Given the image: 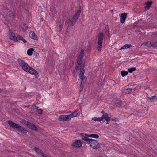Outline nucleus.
I'll return each instance as SVG.
<instances>
[{
  "label": "nucleus",
  "mask_w": 157,
  "mask_h": 157,
  "mask_svg": "<svg viewBox=\"0 0 157 157\" xmlns=\"http://www.w3.org/2000/svg\"><path fill=\"white\" fill-rule=\"evenodd\" d=\"M17 62L19 65L21 67L24 71L34 75L36 76H39V74L37 72V71L29 66L28 64L24 61L19 58L18 59Z\"/></svg>",
  "instance_id": "f257e3e1"
},
{
  "label": "nucleus",
  "mask_w": 157,
  "mask_h": 157,
  "mask_svg": "<svg viewBox=\"0 0 157 157\" xmlns=\"http://www.w3.org/2000/svg\"><path fill=\"white\" fill-rule=\"evenodd\" d=\"M7 123L11 127L14 129H17V130L19 132L24 133H26L28 132L26 129L11 120H8Z\"/></svg>",
  "instance_id": "f03ea898"
},
{
  "label": "nucleus",
  "mask_w": 157,
  "mask_h": 157,
  "mask_svg": "<svg viewBox=\"0 0 157 157\" xmlns=\"http://www.w3.org/2000/svg\"><path fill=\"white\" fill-rule=\"evenodd\" d=\"M101 113L103 114L101 117L99 118V121H101L104 119L106 121V123L109 124L110 122V118L109 117V115L107 113H105L104 111H102Z\"/></svg>",
  "instance_id": "7ed1b4c3"
},
{
  "label": "nucleus",
  "mask_w": 157,
  "mask_h": 157,
  "mask_svg": "<svg viewBox=\"0 0 157 157\" xmlns=\"http://www.w3.org/2000/svg\"><path fill=\"white\" fill-rule=\"evenodd\" d=\"M104 37L103 32L99 34V51L101 50L102 48V42Z\"/></svg>",
  "instance_id": "20e7f679"
},
{
  "label": "nucleus",
  "mask_w": 157,
  "mask_h": 157,
  "mask_svg": "<svg viewBox=\"0 0 157 157\" xmlns=\"http://www.w3.org/2000/svg\"><path fill=\"white\" fill-rule=\"evenodd\" d=\"M84 65H82L81 66L80 71L79 74V76L81 80H86L87 78L86 77L84 76V74L85 72V70L84 69Z\"/></svg>",
  "instance_id": "39448f33"
},
{
  "label": "nucleus",
  "mask_w": 157,
  "mask_h": 157,
  "mask_svg": "<svg viewBox=\"0 0 157 157\" xmlns=\"http://www.w3.org/2000/svg\"><path fill=\"white\" fill-rule=\"evenodd\" d=\"M90 145V146L93 148H98V142L95 140L91 139L90 142H88Z\"/></svg>",
  "instance_id": "423d86ee"
},
{
  "label": "nucleus",
  "mask_w": 157,
  "mask_h": 157,
  "mask_svg": "<svg viewBox=\"0 0 157 157\" xmlns=\"http://www.w3.org/2000/svg\"><path fill=\"white\" fill-rule=\"evenodd\" d=\"M72 146L80 148L82 146V143L79 140H77L73 143Z\"/></svg>",
  "instance_id": "0eeeda50"
},
{
  "label": "nucleus",
  "mask_w": 157,
  "mask_h": 157,
  "mask_svg": "<svg viewBox=\"0 0 157 157\" xmlns=\"http://www.w3.org/2000/svg\"><path fill=\"white\" fill-rule=\"evenodd\" d=\"M28 128L32 130L37 131V128L34 124L30 122H29L27 126Z\"/></svg>",
  "instance_id": "6e6552de"
},
{
  "label": "nucleus",
  "mask_w": 157,
  "mask_h": 157,
  "mask_svg": "<svg viewBox=\"0 0 157 157\" xmlns=\"http://www.w3.org/2000/svg\"><path fill=\"white\" fill-rule=\"evenodd\" d=\"M120 17V22L121 23H123L125 21L127 17V14L124 13L121 14Z\"/></svg>",
  "instance_id": "1a4fd4ad"
},
{
  "label": "nucleus",
  "mask_w": 157,
  "mask_h": 157,
  "mask_svg": "<svg viewBox=\"0 0 157 157\" xmlns=\"http://www.w3.org/2000/svg\"><path fill=\"white\" fill-rule=\"evenodd\" d=\"M80 13L81 10H77L76 13L73 16L72 19L77 21V20L79 17Z\"/></svg>",
  "instance_id": "9d476101"
},
{
  "label": "nucleus",
  "mask_w": 157,
  "mask_h": 157,
  "mask_svg": "<svg viewBox=\"0 0 157 157\" xmlns=\"http://www.w3.org/2000/svg\"><path fill=\"white\" fill-rule=\"evenodd\" d=\"M64 21V19L63 18L62 19L61 18L59 20V23L58 24V25H59V30L60 31H61L62 30V28L63 26Z\"/></svg>",
  "instance_id": "9b49d317"
},
{
  "label": "nucleus",
  "mask_w": 157,
  "mask_h": 157,
  "mask_svg": "<svg viewBox=\"0 0 157 157\" xmlns=\"http://www.w3.org/2000/svg\"><path fill=\"white\" fill-rule=\"evenodd\" d=\"M9 37L10 39L13 40L15 42H17L18 41L17 37L16 36L15 34L14 33L10 34Z\"/></svg>",
  "instance_id": "f8f14e48"
},
{
  "label": "nucleus",
  "mask_w": 157,
  "mask_h": 157,
  "mask_svg": "<svg viewBox=\"0 0 157 157\" xmlns=\"http://www.w3.org/2000/svg\"><path fill=\"white\" fill-rule=\"evenodd\" d=\"M88 135L87 134H85L84 135H82L81 136L82 139L87 143L89 142L91 140V139L88 138Z\"/></svg>",
  "instance_id": "ddd939ff"
},
{
  "label": "nucleus",
  "mask_w": 157,
  "mask_h": 157,
  "mask_svg": "<svg viewBox=\"0 0 157 157\" xmlns=\"http://www.w3.org/2000/svg\"><path fill=\"white\" fill-rule=\"evenodd\" d=\"M29 36L30 38L35 40L37 39V36L33 31H31L30 32Z\"/></svg>",
  "instance_id": "4468645a"
},
{
  "label": "nucleus",
  "mask_w": 157,
  "mask_h": 157,
  "mask_svg": "<svg viewBox=\"0 0 157 157\" xmlns=\"http://www.w3.org/2000/svg\"><path fill=\"white\" fill-rule=\"evenodd\" d=\"M82 58H80L79 57H78L77 61V64L75 67V69L76 71L77 70V69H78L79 67L80 66H81L82 65H81V62H82Z\"/></svg>",
  "instance_id": "2eb2a0df"
},
{
  "label": "nucleus",
  "mask_w": 157,
  "mask_h": 157,
  "mask_svg": "<svg viewBox=\"0 0 157 157\" xmlns=\"http://www.w3.org/2000/svg\"><path fill=\"white\" fill-rule=\"evenodd\" d=\"M152 3L153 2L152 1H148L145 2V4L146 5V6L145 7V8L149 9Z\"/></svg>",
  "instance_id": "dca6fc26"
},
{
  "label": "nucleus",
  "mask_w": 157,
  "mask_h": 157,
  "mask_svg": "<svg viewBox=\"0 0 157 157\" xmlns=\"http://www.w3.org/2000/svg\"><path fill=\"white\" fill-rule=\"evenodd\" d=\"M86 80H84V81L81 80V84L80 85V92H81L83 89V87L84 86V83H85L86 81Z\"/></svg>",
  "instance_id": "f3484780"
},
{
  "label": "nucleus",
  "mask_w": 157,
  "mask_h": 157,
  "mask_svg": "<svg viewBox=\"0 0 157 157\" xmlns=\"http://www.w3.org/2000/svg\"><path fill=\"white\" fill-rule=\"evenodd\" d=\"M65 118L66 116L65 115H61L59 117V120L61 121H66Z\"/></svg>",
  "instance_id": "a211bd4d"
},
{
  "label": "nucleus",
  "mask_w": 157,
  "mask_h": 157,
  "mask_svg": "<svg viewBox=\"0 0 157 157\" xmlns=\"http://www.w3.org/2000/svg\"><path fill=\"white\" fill-rule=\"evenodd\" d=\"M34 50V49L33 48H31L28 50L27 53L28 55L31 56L33 54V51Z\"/></svg>",
  "instance_id": "6ab92c4d"
},
{
  "label": "nucleus",
  "mask_w": 157,
  "mask_h": 157,
  "mask_svg": "<svg viewBox=\"0 0 157 157\" xmlns=\"http://www.w3.org/2000/svg\"><path fill=\"white\" fill-rule=\"evenodd\" d=\"M132 45L131 44H126L123 46H122L121 48V49H127L128 48L131 47H132Z\"/></svg>",
  "instance_id": "aec40b11"
},
{
  "label": "nucleus",
  "mask_w": 157,
  "mask_h": 157,
  "mask_svg": "<svg viewBox=\"0 0 157 157\" xmlns=\"http://www.w3.org/2000/svg\"><path fill=\"white\" fill-rule=\"evenodd\" d=\"M88 137L94 138H98V135L96 134H91L88 135Z\"/></svg>",
  "instance_id": "412c9836"
},
{
  "label": "nucleus",
  "mask_w": 157,
  "mask_h": 157,
  "mask_svg": "<svg viewBox=\"0 0 157 157\" xmlns=\"http://www.w3.org/2000/svg\"><path fill=\"white\" fill-rule=\"evenodd\" d=\"M151 46L153 47H157V41L154 40H152L151 41Z\"/></svg>",
  "instance_id": "4be33fe9"
},
{
  "label": "nucleus",
  "mask_w": 157,
  "mask_h": 157,
  "mask_svg": "<svg viewBox=\"0 0 157 157\" xmlns=\"http://www.w3.org/2000/svg\"><path fill=\"white\" fill-rule=\"evenodd\" d=\"M84 52V50L83 49H82L81 51L80 52L79 55L78 57L80 58H83Z\"/></svg>",
  "instance_id": "5701e85b"
},
{
  "label": "nucleus",
  "mask_w": 157,
  "mask_h": 157,
  "mask_svg": "<svg viewBox=\"0 0 157 157\" xmlns=\"http://www.w3.org/2000/svg\"><path fill=\"white\" fill-rule=\"evenodd\" d=\"M121 73V75L123 77L126 75L128 74V72L124 71H122Z\"/></svg>",
  "instance_id": "b1692460"
},
{
  "label": "nucleus",
  "mask_w": 157,
  "mask_h": 157,
  "mask_svg": "<svg viewBox=\"0 0 157 157\" xmlns=\"http://www.w3.org/2000/svg\"><path fill=\"white\" fill-rule=\"evenodd\" d=\"M136 69L135 67H132L128 69V71L129 72L131 73L136 71Z\"/></svg>",
  "instance_id": "393cba45"
},
{
  "label": "nucleus",
  "mask_w": 157,
  "mask_h": 157,
  "mask_svg": "<svg viewBox=\"0 0 157 157\" xmlns=\"http://www.w3.org/2000/svg\"><path fill=\"white\" fill-rule=\"evenodd\" d=\"M29 122L28 121L25 120H22L21 123L24 125H26V126H27Z\"/></svg>",
  "instance_id": "a878e982"
},
{
  "label": "nucleus",
  "mask_w": 157,
  "mask_h": 157,
  "mask_svg": "<svg viewBox=\"0 0 157 157\" xmlns=\"http://www.w3.org/2000/svg\"><path fill=\"white\" fill-rule=\"evenodd\" d=\"M34 150L36 152H37L39 154H41L42 152V151L41 149L36 147H35Z\"/></svg>",
  "instance_id": "bb28decb"
},
{
  "label": "nucleus",
  "mask_w": 157,
  "mask_h": 157,
  "mask_svg": "<svg viewBox=\"0 0 157 157\" xmlns=\"http://www.w3.org/2000/svg\"><path fill=\"white\" fill-rule=\"evenodd\" d=\"M143 44H144L148 47H150L151 46V41L150 42L148 41L145 43H143Z\"/></svg>",
  "instance_id": "cd10ccee"
},
{
  "label": "nucleus",
  "mask_w": 157,
  "mask_h": 157,
  "mask_svg": "<svg viewBox=\"0 0 157 157\" xmlns=\"http://www.w3.org/2000/svg\"><path fill=\"white\" fill-rule=\"evenodd\" d=\"M132 90L131 88H127L124 90V92L125 93L128 94L132 92Z\"/></svg>",
  "instance_id": "c85d7f7f"
},
{
  "label": "nucleus",
  "mask_w": 157,
  "mask_h": 157,
  "mask_svg": "<svg viewBox=\"0 0 157 157\" xmlns=\"http://www.w3.org/2000/svg\"><path fill=\"white\" fill-rule=\"evenodd\" d=\"M78 112V111H75L71 114L73 117H75L77 116L78 115V113L77 112Z\"/></svg>",
  "instance_id": "c756f323"
},
{
  "label": "nucleus",
  "mask_w": 157,
  "mask_h": 157,
  "mask_svg": "<svg viewBox=\"0 0 157 157\" xmlns=\"http://www.w3.org/2000/svg\"><path fill=\"white\" fill-rule=\"evenodd\" d=\"M76 21V20L72 19L71 21L70 25L72 26H73L75 23Z\"/></svg>",
  "instance_id": "7c9ffc66"
},
{
  "label": "nucleus",
  "mask_w": 157,
  "mask_h": 157,
  "mask_svg": "<svg viewBox=\"0 0 157 157\" xmlns=\"http://www.w3.org/2000/svg\"><path fill=\"white\" fill-rule=\"evenodd\" d=\"M17 39H18L19 40H21L22 39H23V37L21 35H17Z\"/></svg>",
  "instance_id": "2f4dec72"
},
{
  "label": "nucleus",
  "mask_w": 157,
  "mask_h": 157,
  "mask_svg": "<svg viewBox=\"0 0 157 157\" xmlns=\"http://www.w3.org/2000/svg\"><path fill=\"white\" fill-rule=\"evenodd\" d=\"M31 108L33 109H38V107L35 105H33L32 106Z\"/></svg>",
  "instance_id": "473e14b6"
},
{
  "label": "nucleus",
  "mask_w": 157,
  "mask_h": 157,
  "mask_svg": "<svg viewBox=\"0 0 157 157\" xmlns=\"http://www.w3.org/2000/svg\"><path fill=\"white\" fill-rule=\"evenodd\" d=\"M37 111L39 114H41L42 113V110L41 109H38Z\"/></svg>",
  "instance_id": "72a5a7b5"
},
{
  "label": "nucleus",
  "mask_w": 157,
  "mask_h": 157,
  "mask_svg": "<svg viewBox=\"0 0 157 157\" xmlns=\"http://www.w3.org/2000/svg\"><path fill=\"white\" fill-rule=\"evenodd\" d=\"M155 98H156L157 100V97H156L155 96H151V97L149 98V99L151 100L154 99Z\"/></svg>",
  "instance_id": "f704fd0d"
},
{
  "label": "nucleus",
  "mask_w": 157,
  "mask_h": 157,
  "mask_svg": "<svg viewBox=\"0 0 157 157\" xmlns=\"http://www.w3.org/2000/svg\"><path fill=\"white\" fill-rule=\"evenodd\" d=\"M121 102H119L118 103H116V105L117 106L120 107L121 106Z\"/></svg>",
  "instance_id": "c9c22d12"
},
{
  "label": "nucleus",
  "mask_w": 157,
  "mask_h": 157,
  "mask_svg": "<svg viewBox=\"0 0 157 157\" xmlns=\"http://www.w3.org/2000/svg\"><path fill=\"white\" fill-rule=\"evenodd\" d=\"M68 117V119L69 120H70L72 118H73L72 115L71 114L67 115V117Z\"/></svg>",
  "instance_id": "e433bc0d"
},
{
  "label": "nucleus",
  "mask_w": 157,
  "mask_h": 157,
  "mask_svg": "<svg viewBox=\"0 0 157 157\" xmlns=\"http://www.w3.org/2000/svg\"><path fill=\"white\" fill-rule=\"evenodd\" d=\"M41 156L43 157H48V156H47L44 153L42 152L41 153Z\"/></svg>",
  "instance_id": "4c0bfd02"
},
{
  "label": "nucleus",
  "mask_w": 157,
  "mask_h": 157,
  "mask_svg": "<svg viewBox=\"0 0 157 157\" xmlns=\"http://www.w3.org/2000/svg\"><path fill=\"white\" fill-rule=\"evenodd\" d=\"M9 35H10V34L14 33L13 32V30L10 29L9 30Z\"/></svg>",
  "instance_id": "58836bf2"
},
{
  "label": "nucleus",
  "mask_w": 157,
  "mask_h": 157,
  "mask_svg": "<svg viewBox=\"0 0 157 157\" xmlns=\"http://www.w3.org/2000/svg\"><path fill=\"white\" fill-rule=\"evenodd\" d=\"M112 121H118V119L117 118H113L112 119Z\"/></svg>",
  "instance_id": "ea45409f"
},
{
  "label": "nucleus",
  "mask_w": 157,
  "mask_h": 157,
  "mask_svg": "<svg viewBox=\"0 0 157 157\" xmlns=\"http://www.w3.org/2000/svg\"><path fill=\"white\" fill-rule=\"evenodd\" d=\"M92 120L95 121H98V118L97 117H94L92 118Z\"/></svg>",
  "instance_id": "a19ab883"
},
{
  "label": "nucleus",
  "mask_w": 157,
  "mask_h": 157,
  "mask_svg": "<svg viewBox=\"0 0 157 157\" xmlns=\"http://www.w3.org/2000/svg\"><path fill=\"white\" fill-rule=\"evenodd\" d=\"M21 40L24 43H27V41L25 40V39L23 38Z\"/></svg>",
  "instance_id": "79ce46f5"
},
{
  "label": "nucleus",
  "mask_w": 157,
  "mask_h": 157,
  "mask_svg": "<svg viewBox=\"0 0 157 157\" xmlns=\"http://www.w3.org/2000/svg\"><path fill=\"white\" fill-rule=\"evenodd\" d=\"M65 116H66L65 119L66 120V121H69V119H68V117H67V115H65Z\"/></svg>",
  "instance_id": "37998d69"
},
{
  "label": "nucleus",
  "mask_w": 157,
  "mask_h": 157,
  "mask_svg": "<svg viewBox=\"0 0 157 157\" xmlns=\"http://www.w3.org/2000/svg\"><path fill=\"white\" fill-rule=\"evenodd\" d=\"M97 43H98V40L97 41ZM97 48L98 50V45Z\"/></svg>",
  "instance_id": "c03bdc74"
},
{
  "label": "nucleus",
  "mask_w": 157,
  "mask_h": 157,
  "mask_svg": "<svg viewBox=\"0 0 157 157\" xmlns=\"http://www.w3.org/2000/svg\"><path fill=\"white\" fill-rule=\"evenodd\" d=\"M66 26H67H67H69V24H67Z\"/></svg>",
  "instance_id": "a18cd8bd"
},
{
  "label": "nucleus",
  "mask_w": 157,
  "mask_h": 157,
  "mask_svg": "<svg viewBox=\"0 0 157 157\" xmlns=\"http://www.w3.org/2000/svg\"><path fill=\"white\" fill-rule=\"evenodd\" d=\"M25 106V107H29V106Z\"/></svg>",
  "instance_id": "49530a36"
},
{
  "label": "nucleus",
  "mask_w": 157,
  "mask_h": 157,
  "mask_svg": "<svg viewBox=\"0 0 157 157\" xmlns=\"http://www.w3.org/2000/svg\"><path fill=\"white\" fill-rule=\"evenodd\" d=\"M43 20V19L42 18H41V20Z\"/></svg>",
  "instance_id": "de8ad7c7"
},
{
  "label": "nucleus",
  "mask_w": 157,
  "mask_h": 157,
  "mask_svg": "<svg viewBox=\"0 0 157 157\" xmlns=\"http://www.w3.org/2000/svg\"><path fill=\"white\" fill-rule=\"evenodd\" d=\"M1 92V90L0 89V92Z\"/></svg>",
  "instance_id": "09e8293b"
}]
</instances>
